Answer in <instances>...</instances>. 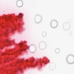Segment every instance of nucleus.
I'll list each match as a JSON object with an SVG mask.
<instances>
[{
  "label": "nucleus",
  "instance_id": "39448f33",
  "mask_svg": "<svg viewBox=\"0 0 74 74\" xmlns=\"http://www.w3.org/2000/svg\"><path fill=\"white\" fill-rule=\"evenodd\" d=\"M4 55H5V54H4Z\"/></svg>",
  "mask_w": 74,
  "mask_h": 74
},
{
  "label": "nucleus",
  "instance_id": "7ed1b4c3",
  "mask_svg": "<svg viewBox=\"0 0 74 74\" xmlns=\"http://www.w3.org/2000/svg\"><path fill=\"white\" fill-rule=\"evenodd\" d=\"M20 45H22V43H20Z\"/></svg>",
  "mask_w": 74,
  "mask_h": 74
},
{
  "label": "nucleus",
  "instance_id": "f257e3e1",
  "mask_svg": "<svg viewBox=\"0 0 74 74\" xmlns=\"http://www.w3.org/2000/svg\"><path fill=\"white\" fill-rule=\"evenodd\" d=\"M56 52L57 53H58L60 52V50L59 49H57L56 50Z\"/></svg>",
  "mask_w": 74,
  "mask_h": 74
},
{
  "label": "nucleus",
  "instance_id": "f03ea898",
  "mask_svg": "<svg viewBox=\"0 0 74 74\" xmlns=\"http://www.w3.org/2000/svg\"><path fill=\"white\" fill-rule=\"evenodd\" d=\"M20 16H19V17H20L21 18H22V17L23 16V15L21 13L20 14Z\"/></svg>",
  "mask_w": 74,
  "mask_h": 74
},
{
  "label": "nucleus",
  "instance_id": "20e7f679",
  "mask_svg": "<svg viewBox=\"0 0 74 74\" xmlns=\"http://www.w3.org/2000/svg\"><path fill=\"white\" fill-rule=\"evenodd\" d=\"M24 50L25 51V49Z\"/></svg>",
  "mask_w": 74,
  "mask_h": 74
}]
</instances>
